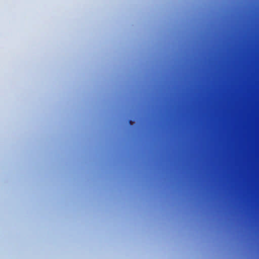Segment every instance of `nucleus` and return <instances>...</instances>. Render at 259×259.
Instances as JSON below:
<instances>
[{
    "mask_svg": "<svg viewBox=\"0 0 259 259\" xmlns=\"http://www.w3.org/2000/svg\"><path fill=\"white\" fill-rule=\"evenodd\" d=\"M129 123H130V124H132V120H129Z\"/></svg>",
    "mask_w": 259,
    "mask_h": 259,
    "instance_id": "obj_1",
    "label": "nucleus"
}]
</instances>
